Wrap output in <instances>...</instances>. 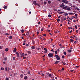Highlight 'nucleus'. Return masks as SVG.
Instances as JSON below:
<instances>
[{
    "mask_svg": "<svg viewBox=\"0 0 80 80\" xmlns=\"http://www.w3.org/2000/svg\"><path fill=\"white\" fill-rule=\"evenodd\" d=\"M48 56L49 58H52V57H53V55L52 53H49L48 54Z\"/></svg>",
    "mask_w": 80,
    "mask_h": 80,
    "instance_id": "obj_1",
    "label": "nucleus"
},
{
    "mask_svg": "<svg viewBox=\"0 0 80 80\" xmlns=\"http://www.w3.org/2000/svg\"><path fill=\"white\" fill-rule=\"evenodd\" d=\"M55 57L56 58V59L58 60H60V57L58 56V55H57V54H56L55 55Z\"/></svg>",
    "mask_w": 80,
    "mask_h": 80,
    "instance_id": "obj_2",
    "label": "nucleus"
},
{
    "mask_svg": "<svg viewBox=\"0 0 80 80\" xmlns=\"http://www.w3.org/2000/svg\"><path fill=\"white\" fill-rule=\"evenodd\" d=\"M44 50L45 51L44 52V53H47V52H48V50H47V48H44Z\"/></svg>",
    "mask_w": 80,
    "mask_h": 80,
    "instance_id": "obj_3",
    "label": "nucleus"
},
{
    "mask_svg": "<svg viewBox=\"0 0 80 80\" xmlns=\"http://www.w3.org/2000/svg\"><path fill=\"white\" fill-rule=\"evenodd\" d=\"M46 74H47L48 75L49 77H52V74H49L48 72L46 73Z\"/></svg>",
    "mask_w": 80,
    "mask_h": 80,
    "instance_id": "obj_4",
    "label": "nucleus"
},
{
    "mask_svg": "<svg viewBox=\"0 0 80 80\" xmlns=\"http://www.w3.org/2000/svg\"><path fill=\"white\" fill-rule=\"evenodd\" d=\"M16 55H17L18 57H19L20 56V54H19L18 52H16Z\"/></svg>",
    "mask_w": 80,
    "mask_h": 80,
    "instance_id": "obj_5",
    "label": "nucleus"
},
{
    "mask_svg": "<svg viewBox=\"0 0 80 80\" xmlns=\"http://www.w3.org/2000/svg\"><path fill=\"white\" fill-rule=\"evenodd\" d=\"M63 21H64V19L63 18H61V22L62 23H63Z\"/></svg>",
    "mask_w": 80,
    "mask_h": 80,
    "instance_id": "obj_6",
    "label": "nucleus"
},
{
    "mask_svg": "<svg viewBox=\"0 0 80 80\" xmlns=\"http://www.w3.org/2000/svg\"><path fill=\"white\" fill-rule=\"evenodd\" d=\"M13 52H14V53H15V52H17V50L16 49V48H14V49L13 50Z\"/></svg>",
    "mask_w": 80,
    "mask_h": 80,
    "instance_id": "obj_7",
    "label": "nucleus"
},
{
    "mask_svg": "<svg viewBox=\"0 0 80 80\" xmlns=\"http://www.w3.org/2000/svg\"><path fill=\"white\" fill-rule=\"evenodd\" d=\"M64 6H65V5H64V3H62V5L60 6V7H62V8H63L64 7Z\"/></svg>",
    "mask_w": 80,
    "mask_h": 80,
    "instance_id": "obj_8",
    "label": "nucleus"
},
{
    "mask_svg": "<svg viewBox=\"0 0 80 80\" xmlns=\"http://www.w3.org/2000/svg\"><path fill=\"white\" fill-rule=\"evenodd\" d=\"M33 3L34 5H37V1H34V2H33Z\"/></svg>",
    "mask_w": 80,
    "mask_h": 80,
    "instance_id": "obj_9",
    "label": "nucleus"
},
{
    "mask_svg": "<svg viewBox=\"0 0 80 80\" xmlns=\"http://www.w3.org/2000/svg\"><path fill=\"white\" fill-rule=\"evenodd\" d=\"M66 10H71V9L70 8V7H67V8H66Z\"/></svg>",
    "mask_w": 80,
    "mask_h": 80,
    "instance_id": "obj_10",
    "label": "nucleus"
},
{
    "mask_svg": "<svg viewBox=\"0 0 80 80\" xmlns=\"http://www.w3.org/2000/svg\"><path fill=\"white\" fill-rule=\"evenodd\" d=\"M68 7V6H65L63 7L62 8L63 9H64L65 10H67V8Z\"/></svg>",
    "mask_w": 80,
    "mask_h": 80,
    "instance_id": "obj_11",
    "label": "nucleus"
},
{
    "mask_svg": "<svg viewBox=\"0 0 80 80\" xmlns=\"http://www.w3.org/2000/svg\"><path fill=\"white\" fill-rule=\"evenodd\" d=\"M24 79L25 80H27L28 79V77L27 76L24 77Z\"/></svg>",
    "mask_w": 80,
    "mask_h": 80,
    "instance_id": "obj_12",
    "label": "nucleus"
},
{
    "mask_svg": "<svg viewBox=\"0 0 80 80\" xmlns=\"http://www.w3.org/2000/svg\"><path fill=\"white\" fill-rule=\"evenodd\" d=\"M35 48H36L35 46H32V47H31V48H32V49H35Z\"/></svg>",
    "mask_w": 80,
    "mask_h": 80,
    "instance_id": "obj_13",
    "label": "nucleus"
},
{
    "mask_svg": "<svg viewBox=\"0 0 80 80\" xmlns=\"http://www.w3.org/2000/svg\"><path fill=\"white\" fill-rule=\"evenodd\" d=\"M58 62H60V61H56L55 62V64L56 65H57V64L58 63Z\"/></svg>",
    "mask_w": 80,
    "mask_h": 80,
    "instance_id": "obj_14",
    "label": "nucleus"
},
{
    "mask_svg": "<svg viewBox=\"0 0 80 80\" xmlns=\"http://www.w3.org/2000/svg\"><path fill=\"white\" fill-rule=\"evenodd\" d=\"M24 55H25V53H24L23 52L22 53L21 55V57H23L24 56Z\"/></svg>",
    "mask_w": 80,
    "mask_h": 80,
    "instance_id": "obj_15",
    "label": "nucleus"
},
{
    "mask_svg": "<svg viewBox=\"0 0 80 80\" xmlns=\"http://www.w3.org/2000/svg\"><path fill=\"white\" fill-rule=\"evenodd\" d=\"M68 15V13H65L63 14V15H65V16H67V15Z\"/></svg>",
    "mask_w": 80,
    "mask_h": 80,
    "instance_id": "obj_16",
    "label": "nucleus"
},
{
    "mask_svg": "<svg viewBox=\"0 0 80 80\" xmlns=\"http://www.w3.org/2000/svg\"><path fill=\"white\" fill-rule=\"evenodd\" d=\"M32 42L33 44H35V42L33 40H32Z\"/></svg>",
    "mask_w": 80,
    "mask_h": 80,
    "instance_id": "obj_17",
    "label": "nucleus"
},
{
    "mask_svg": "<svg viewBox=\"0 0 80 80\" xmlns=\"http://www.w3.org/2000/svg\"><path fill=\"white\" fill-rule=\"evenodd\" d=\"M20 77H21V78H23V75L21 74L20 75Z\"/></svg>",
    "mask_w": 80,
    "mask_h": 80,
    "instance_id": "obj_18",
    "label": "nucleus"
},
{
    "mask_svg": "<svg viewBox=\"0 0 80 80\" xmlns=\"http://www.w3.org/2000/svg\"><path fill=\"white\" fill-rule=\"evenodd\" d=\"M68 52L69 53H71V52H72V50H68Z\"/></svg>",
    "mask_w": 80,
    "mask_h": 80,
    "instance_id": "obj_19",
    "label": "nucleus"
},
{
    "mask_svg": "<svg viewBox=\"0 0 80 80\" xmlns=\"http://www.w3.org/2000/svg\"><path fill=\"white\" fill-rule=\"evenodd\" d=\"M73 35V37H75V38H77V39H76V40H78V38H77V37L75 36V35Z\"/></svg>",
    "mask_w": 80,
    "mask_h": 80,
    "instance_id": "obj_20",
    "label": "nucleus"
},
{
    "mask_svg": "<svg viewBox=\"0 0 80 80\" xmlns=\"http://www.w3.org/2000/svg\"><path fill=\"white\" fill-rule=\"evenodd\" d=\"M66 1H67V0H63L62 1V2H63V3H65Z\"/></svg>",
    "mask_w": 80,
    "mask_h": 80,
    "instance_id": "obj_21",
    "label": "nucleus"
},
{
    "mask_svg": "<svg viewBox=\"0 0 80 80\" xmlns=\"http://www.w3.org/2000/svg\"><path fill=\"white\" fill-rule=\"evenodd\" d=\"M4 60L5 61H6V60H7V57H5L4 58Z\"/></svg>",
    "mask_w": 80,
    "mask_h": 80,
    "instance_id": "obj_22",
    "label": "nucleus"
},
{
    "mask_svg": "<svg viewBox=\"0 0 80 80\" xmlns=\"http://www.w3.org/2000/svg\"><path fill=\"white\" fill-rule=\"evenodd\" d=\"M25 32V30L23 29H22L21 30V32L22 33H23Z\"/></svg>",
    "mask_w": 80,
    "mask_h": 80,
    "instance_id": "obj_23",
    "label": "nucleus"
},
{
    "mask_svg": "<svg viewBox=\"0 0 80 80\" xmlns=\"http://www.w3.org/2000/svg\"><path fill=\"white\" fill-rule=\"evenodd\" d=\"M5 51H6V52H8V48H7L5 49Z\"/></svg>",
    "mask_w": 80,
    "mask_h": 80,
    "instance_id": "obj_24",
    "label": "nucleus"
},
{
    "mask_svg": "<svg viewBox=\"0 0 80 80\" xmlns=\"http://www.w3.org/2000/svg\"><path fill=\"white\" fill-rule=\"evenodd\" d=\"M79 67V66H77L75 67L74 68H78Z\"/></svg>",
    "mask_w": 80,
    "mask_h": 80,
    "instance_id": "obj_25",
    "label": "nucleus"
},
{
    "mask_svg": "<svg viewBox=\"0 0 80 80\" xmlns=\"http://www.w3.org/2000/svg\"><path fill=\"white\" fill-rule=\"evenodd\" d=\"M4 8L5 9H6V8H7V6H6L4 7Z\"/></svg>",
    "mask_w": 80,
    "mask_h": 80,
    "instance_id": "obj_26",
    "label": "nucleus"
},
{
    "mask_svg": "<svg viewBox=\"0 0 80 80\" xmlns=\"http://www.w3.org/2000/svg\"><path fill=\"white\" fill-rule=\"evenodd\" d=\"M48 3H49V4H50V3H51V1L49 0L48 1Z\"/></svg>",
    "mask_w": 80,
    "mask_h": 80,
    "instance_id": "obj_27",
    "label": "nucleus"
},
{
    "mask_svg": "<svg viewBox=\"0 0 80 80\" xmlns=\"http://www.w3.org/2000/svg\"><path fill=\"white\" fill-rule=\"evenodd\" d=\"M71 42H73V40L72 39H70Z\"/></svg>",
    "mask_w": 80,
    "mask_h": 80,
    "instance_id": "obj_28",
    "label": "nucleus"
},
{
    "mask_svg": "<svg viewBox=\"0 0 80 80\" xmlns=\"http://www.w3.org/2000/svg\"><path fill=\"white\" fill-rule=\"evenodd\" d=\"M60 19H58L57 20V22H60Z\"/></svg>",
    "mask_w": 80,
    "mask_h": 80,
    "instance_id": "obj_29",
    "label": "nucleus"
},
{
    "mask_svg": "<svg viewBox=\"0 0 80 80\" xmlns=\"http://www.w3.org/2000/svg\"><path fill=\"white\" fill-rule=\"evenodd\" d=\"M65 13V12H59V14H62V13Z\"/></svg>",
    "mask_w": 80,
    "mask_h": 80,
    "instance_id": "obj_30",
    "label": "nucleus"
},
{
    "mask_svg": "<svg viewBox=\"0 0 80 80\" xmlns=\"http://www.w3.org/2000/svg\"><path fill=\"white\" fill-rule=\"evenodd\" d=\"M9 39H12V36H10L9 37Z\"/></svg>",
    "mask_w": 80,
    "mask_h": 80,
    "instance_id": "obj_31",
    "label": "nucleus"
},
{
    "mask_svg": "<svg viewBox=\"0 0 80 80\" xmlns=\"http://www.w3.org/2000/svg\"><path fill=\"white\" fill-rule=\"evenodd\" d=\"M63 54L65 55H67V52H64Z\"/></svg>",
    "mask_w": 80,
    "mask_h": 80,
    "instance_id": "obj_32",
    "label": "nucleus"
},
{
    "mask_svg": "<svg viewBox=\"0 0 80 80\" xmlns=\"http://www.w3.org/2000/svg\"><path fill=\"white\" fill-rule=\"evenodd\" d=\"M69 15H73V13L70 12L68 13Z\"/></svg>",
    "mask_w": 80,
    "mask_h": 80,
    "instance_id": "obj_33",
    "label": "nucleus"
},
{
    "mask_svg": "<svg viewBox=\"0 0 80 80\" xmlns=\"http://www.w3.org/2000/svg\"><path fill=\"white\" fill-rule=\"evenodd\" d=\"M27 52H28V53H29V54L31 53V52H30V51H28Z\"/></svg>",
    "mask_w": 80,
    "mask_h": 80,
    "instance_id": "obj_34",
    "label": "nucleus"
},
{
    "mask_svg": "<svg viewBox=\"0 0 80 80\" xmlns=\"http://www.w3.org/2000/svg\"><path fill=\"white\" fill-rule=\"evenodd\" d=\"M75 8L76 10H79V8H78L76 7Z\"/></svg>",
    "mask_w": 80,
    "mask_h": 80,
    "instance_id": "obj_35",
    "label": "nucleus"
},
{
    "mask_svg": "<svg viewBox=\"0 0 80 80\" xmlns=\"http://www.w3.org/2000/svg\"><path fill=\"white\" fill-rule=\"evenodd\" d=\"M65 58V56L62 55V58Z\"/></svg>",
    "mask_w": 80,
    "mask_h": 80,
    "instance_id": "obj_36",
    "label": "nucleus"
},
{
    "mask_svg": "<svg viewBox=\"0 0 80 80\" xmlns=\"http://www.w3.org/2000/svg\"><path fill=\"white\" fill-rule=\"evenodd\" d=\"M51 17V16L50 14H49L48 15V17H49V18Z\"/></svg>",
    "mask_w": 80,
    "mask_h": 80,
    "instance_id": "obj_37",
    "label": "nucleus"
},
{
    "mask_svg": "<svg viewBox=\"0 0 80 80\" xmlns=\"http://www.w3.org/2000/svg\"><path fill=\"white\" fill-rule=\"evenodd\" d=\"M5 35H6L8 36V35H9V34H8V33H6L5 34Z\"/></svg>",
    "mask_w": 80,
    "mask_h": 80,
    "instance_id": "obj_38",
    "label": "nucleus"
},
{
    "mask_svg": "<svg viewBox=\"0 0 80 80\" xmlns=\"http://www.w3.org/2000/svg\"><path fill=\"white\" fill-rule=\"evenodd\" d=\"M68 1H66L64 3H66V4H68Z\"/></svg>",
    "mask_w": 80,
    "mask_h": 80,
    "instance_id": "obj_39",
    "label": "nucleus"
},
{
    "mask_svg": "<svg viewBox=\"0 0 80 80\" xmlns=\"http://www.w3.org/2000/svg\"><path fill=\"white\" fill-rule=\"evenodd\" d=\"M4 53L3 52V53L2 54V56L3 57V58L4 57Z\"/></svg>",
    "mask_w": 80,
    "mask_h": 80,
    "instance_id": "obj_40",
    "label": "nucleus"
},
{
    "mask_svg": "<svg viewBox=\"0 0 80 80\" xmlns=\"http://www.w3.org/2000/svg\"><path fill=\"white\" fill-rule=\"evenodd\" d=\"M76 32L77 33H78V30H77L76 31Z\"/></svg>",
    "mask_w": 80,
    "mask_h": 80,
    "instance_id": "obj_41",
    "label": "nucleus"
},
{
    "mask_svg": "<svg viewBox=\"0 0 80 80\" xmlns=\"http://www.w3.org/2000/svg\"><path fill=\"white\" fill-rule=\"evenodd\" d=\"M5 71H7V68L6 67L5 68Z\"/></svg>",
    "mask_w": 80,
    "mask_h": 80,
    "instance_id": "obj_42",
    "label": "nucleus"
},
{
    "mask_svg": "<svg viewBox=\"0 0 80 80\" xmlns=\"http://www.w3.org/2000/svg\"><path fill=\"white\" fill-rule=\"evenodd\" d=\"M44 5H46V4H47V2H44Z\"/></svg>",
    "mask_w": 80,
    "mask_h": 80,
    "instance_id": "obj_43",
    "label": "nucleus"
},
{
    "mask_svg": "<svg viewBox=\"0 0 80 80\" xmlns=\"http://www.w3.org/2000/svg\"><path fill=\"white\" fill-rule=\"evenodd\" d=\"M39 33H40V32H37V35H38V34H39Z\"/></svg>",
    "mask_w": 80,
    "mask_h": 80,
    "instance_id": "obj_44",
    "label": "nucleus"
},
{
    "mask_svg": "<svg viewBox=\"0 0 80 80\" xmlns=\"http://www.w3.org/2000/svg\"><path fill=\"white\" fill-rule=\"evenodd\" d=\"M72 18H75V17L74 16H72Z\"/></svg>",
    "mask_w": 80,
    "mask_h": 80,
    "instance_id": "obj_45",
    "label": "nucleus"
},
{
    "mask_svg": "<svg viewBox=\"0 0 80 80\" xmlns=\"http://www.w3.org/2000/svg\"><path fill=\"white\" fill-rule=\"evenodd\" d=\"M75 28H76V29H77V25L75 26Z\"/></svg>",
    "mask_w": 80,
    "mask_h": 80,
    "instance_id": "obj_46",
    "label": "nucleus"
},
{
    "mask_svg": "<svg viewBox=\"0 0 80 80\" xmlns=\"http://www.w3.org/2000/svg\"><path fill=\"white\" fill-rule=\"evenodd\" d=\"M70 20H72L73 19V18H69Z\"/></svg>",
    "mask_w": 80,
    "mask_h": 80,
    "instance_id": "obj_47",
    "label": "nucleus"
},
{
    "mask_svg": "<svg viewBox=\"0 0 80 80\" xmlns=\"http://www.w3.org/2000/svg\"><path fill=\"white\" fill-rule=\"evenodd\" d=\"M43 36H44L45 37H47V35H46V34H43Z\"/></svg>",
    "mask_w": 80,
    "mask_h": 80,
    "instance_id": "obj_48",
    "label": "nucleus"
},
{
    "mask_svg": "<svg viewBox=\"0 0 80 80\" xmlns=\"http://www.w3.org/2000/svg\"><path fill=\"white\" fill-rule=\"evenodd\" d=\"M28 75L30 74V72L29 71L28 72Z\"/></svg>",
    "mask_w": 80,
    "mask_h": 80,
    "instance_id": "obj_49",
    "label": "nucleus"
},
{
    "mask_svg": "<svg viewBox=\"0 0 80 80\" xmlns=\"http://www.w3.org/2000/svg\"><path fill=\"white\" fill-rule=\"evenodd\" d=\"M4 70V68H1V70Z\"/></svg>",
    "mask_w": 80,
    "mask_h": 80,
    "instance_id": "obj_50",
    "label": "nucleus"
},
{
    "mask_svg": "<svg viewBox=\"0 0 80 80\" xmlns=\"http://www.w3.org/2000/svg\"><path fill=\"white\" fill-rule=\"evenodd\" d=\"M55 53L56 54H57L58 53V52H57V51H56L55 52Z\"/></svg>",
    "mask_w": 80,
    "mask_h": 80,
    "instance_id": "obj_51",
    "label": "nucleus"
},
{
    "mask_svg": "<svg viewBox=\"0 0 80 80\" xmlns=\"http://www.w3.org/2000/svg\"><path fill=\"white\" fill-rule=\"evenodd\" d=\"M63 64L64 65H66V63H65V62H63Z\"/></svg>",
    "mask_w": 80,
    "mask_h": 80,
    "instance_id": "obj_52",
    "label": "nucleus"
},
{
    "mask_svg": "<svg viewBox=\"0 0 80 80\" xmlns=\"http://www.w3.org/2000/svg\"><path fill=\"white\" fill-rule=\"evenodd\" d=\"M37 5H38V7H40V5L39 4H37Z\"/></svg>",
    "mask_w": 80,
    "mask_h": 80,
    "instance_id": "obj_53",
    "label": "nucleus"
},
{
    "mask_svg": "<svg viewBox=\"0 0 80 80\" xmlns=\"http://www.w3.org/2000/svg\"><path fill=\"white\" fill-rule=\"evenodd\" d=\"M54 11H57V9H54Z\"/></svg>",
    "mask_w": 80,
    "mask_h": 80,
    "instance_id": "obj_54",
    "label": "nucleus"
},
{
    "mask_svg": "<svg viewBox=\"0 0 80 80\" xmlns=\"http://www.w3.org/2000/svg\"><path fill=\"white\" fill-rule=\"evenodd\" d=\"M54 33H57V31H55L54 32Z\"/></svg>",
    "mask_w": 80,
    "mask_h": 80,
    "instance_id": "obj_55",
    "label": "nucleus"
},
{
    "mask_svg": "<svg viewBox=\"0 0 80 80\" xmlns=\"http://www.w3.org/2000/svg\"><path fill=\"white\" fill-rule=\"evenodd\" d=\"M72 32V30H71V31H69L70 33H71Z\"/></svg>",
    "mask_w": 80,
    "mask_h": 80,
    "instance_id": "obj_56",
    "label": "nucleus"
},
{
    "mask_svg": "<svg viewBox=\"0 0 80 80\" xmlns=\"http://www.w3.org/2000/svg\"><path fill=\"white\" fill-rule=\"evenodd\" d=\"M13 60H15V57H14L13 58Z\"/></svg>",
    "mask_w": 80,
    "mask_h": 80,
    "instance_id": "obj_57",
    "label": "nucleus"
},
{
    "mask_svg": "<svg viewBox=\"0 0 80 80\" xmlns=\"http://www.w3.org/2000/svg\"><path fill=\"white\" fill-rule=\"evenodd\" d=\"M75 17H78V15H77V14H75Z\"/></svg>",
    "mask_w": 80,
    "mask_h": 80,
    "instance_id": "obj_58",
    "label": "nucleus"
},
{
    "mask_svg": "<svg viewBox=\"0 0 80 80\" xmlns=\"http://www.w3.org/2000/svg\"><path fill=\"white\" fill-rule=\"evenodd\" d=\"M40 22H39L38 23V25H40Z\"/></svg>",
    "mask_w": 80,
    "mask_h": 80,
    "instance_id": "obj_59",
    "label": "nucleus"
},
{
    "mask_svg": "<svg viewBox=\"0 0 80 80\" xmlns=\"http://www.w3.org/2000/svg\"><path fill=\"white\" fill-rule=\"evenodd\" d=\"M51 78L52 79H54V77H51Z\"/></svg>",
    "mask_w": 80,
    "mask_h": 80,
    "instance_id": "obj_60",
    "label": "nucleus"
},
{
    "mask_svg": "<svg viewBox=\"0 0 80 80\" xmlns=\"http://www.w3.org/2000/svg\"><path fill=\"white\" fill-rule=\"evenodd\" d=\"M9 80V79L8 78H7L6 79V80Z\"/></svg>",
    "mask_w": 80,
    "mask_h": 80,
    "instance_id": "obj_61",
    "label": "nucleus"
},
{
    "mask_svg": "<svg viewBox=\"0 0 80 80\" xmlns=\"http://www.w3.org/2000/svg\"><path fill=\"white\" fill-rule=\"evenodd\" d=\"M74 43H75V44L77 43V41H74Z\"/></svg>",
    "mask_w": 80,
    "mask_h": 80,
    "instance_id": "obj_62",
    "label": "nucleus"
},
{
    "mask_svg": "<svg viewBox=\"0 0 80 80\" xmlns=\"http://www.w3.org/2000/svg\"><path fill=\"white\" fill-rule=\"evenodd\" d=\"M73 70H70V72H73Z\"/></svg>",
    "mask_w": 80,
    "mask_h": 80,
    "instance_id": "obj_63",
    "label": "nucleus"
},
{
    "mask_svg": "<svg viewBox=\"0 0 80 80\" xmlns=\"http://www.w3.org/2000/svg\"><path fill=\"white\" fill-rule=\"evenodd\" d=\"M70 38H73V37L72 36H71L70 37Z\"/></svg>",
    "mask_w": 80,
    "mask_h": 80,
    "instance_id": "obj_64",
    "label": "nucleus"
}]
</instances>
